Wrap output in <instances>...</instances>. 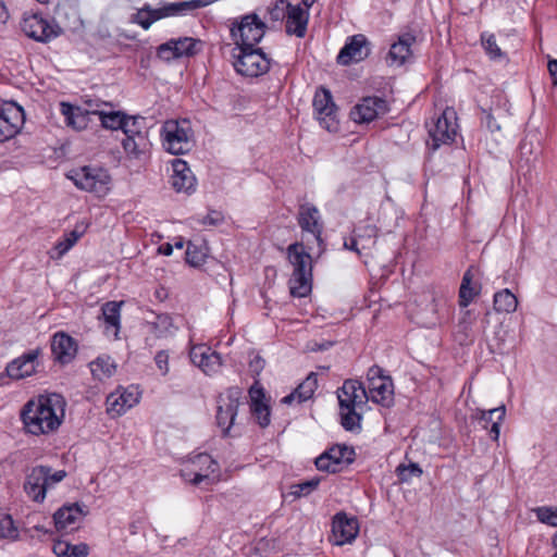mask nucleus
Instances as JSON below:
<instances>
[{
  "instance_id": "f257e3e1",
  "label": "nucleus",
  "mask_w": 557,
  "mask_h": 557,
  "mask_svg": "<svg viewBox=\"0 0 557 557\" xmlns=\"http://www.w3.org/2000/svg\"><path fill=\"white\" fill-rule=\"evenodd\" d=\"M65 405L64 397L57 393L28 400L21 412L24 428L34 435L53 432L61 424Z\"/></svg>"
},
{
  "instance_id": "f03ea898",
  "label": "nucleus",
  "mask_w": 557,
  "mask_h": 557,
  "mask_svg": "<svg viewBox=\"0 0 557 557\" xmlns=\"http://www.w3.org/2000/svg\"><path fill=\"white\" fill-rule=\"evenodd\" d=\"M124 123L122 147L129 159H140L151 147L146 119L141 115H126Z\"/></svg>"
},
{
  "instance_id": "7ed1b4c3",
  "label": "nucleus",
  "mask_w": 557,
  "mask_h": 557,
  "mask_svg": "<svg viewBox=\"0 0 557 557\" xmlns=\"http://www.w3.org/2000/svg\"><path fill=\"white\" fill-rule=\"evenodd\" d=\"M163 148L175 156L185 154L194 146V132L188 120H168L161 128Z\"/></svg>"
},
{
  "instance_id": "20e7f679",
  "label": "nucleus",
  "mask_w": 557,
  "mask_h": 557,
  "mask_svg": "<svg viewBox=\"0 0 557 557\" xmlns=\"http://www.w3.org/2000/svg\"><path fill=\"white\" fill-rule=\"evenodd\" d=\"M238 53H234V69L243 76L258 77L270 70V59L261 48L236 47Z\"/></svg>"
},
{
  "instance_id": "39448f33",
  "label": "nucleus",
  "mask_w": 557,
  "mask_h": 557,
  "mask_svg": "<svg viewBox=\"0 0 557 557\" xmlns=\"http://www.w3.org/2000/svg\"><path fill=\"white\" fill-rule=\"evenodd\" d=\"M210 3L211 2H171L156 10L151 9L149 5H145L136 13L132 14L131 21L140 25L144 29H148L152 23L160 18L183 15L187 11L203 8Z\"/></svg>"
},
{
  "instance_id": "423d86ee",
  "label": "nucleus",
  "mask_w": 557,
  "mask_h": 557,
  "mask_svg": "<svg viewBox=\"0 0 557 557\" xmlns=\"http://www.w3.org/2000/svg\"><path fill=\"white\" fill-rule=\"evenodd\" d=\"M72 182L79 189L103 197L110 190L111 176L103 168L85 165L72 175Z\"/></svg>"
},
{
  "instance_id": "0eeeda50",
  "label": "nucleus",
  "mask_w": 557,
  "mask_h": 557,
  "mask_svg": "<svg viewBox=\"0 0 557 557\" xmlns=\"http://www.w3.org/2000/svg\"><path fill=\"white\" fill-rule=\"evenodd\" d=\"M242 398L243 392L237 386L228 387L224 396L220 395L218 397L215 420L218 426L222 430L223 436L231 434V429L235 424Z\"/></svg>"
},
{
  "instance_id": "6e6552de",
  "label": "nucleus",
  "mask_w": 557,
  "mask_h": 557,
  "mask_svg": "<svg viewBox=\"0 0 557 557\" xmlns=\"http://www.w3.org/2000/svg\"><path fill=\"white\" fill-rule=\"evenodd\" d=\"M356 459V451L352 446L346 444H334L315 458L314 465L319 471L337 473L343 466L351 465Z\"/></svg>"
},
{
  "instance_id": "1a4fd4ad",
  "label": "nucleus",
  "mask_w": 557,
  "mask_h": 557,
  "mask_svg": "<svg viewBox=\"0 0 557 557\" xmlns=\"http://www.w3.org/2000/svg\"><path fill=\"white\" fill-rule=\"evenodd\" d=\"M265 28L259 16L250 13L231 28V34L236 39L237 47H255L263 38Z\"/></svg>"
},
{
  "instance_id": "9d476101",
  "label": "nucleus",
  "mask_w": 557,
  "mask_h": 557,
  "mask_svg": "<svg viewBox=\"0 0 557 557\" xmlns=\"http://www.w3.org/2000/svg\"><path fill=\"white\" fill-rule=\"evenodd\" d=\"M312 106L320 125L329 132H337V108L333 101L332 92L327 88L320 87L314 94Z\"/></svg>"
},
{
  "instance_id": "9b49d317",
  "label": "nucleus",
  "mask_w": 557,
  "mask_h": 557,
  "mask_svg": "<svg viewBox=\"0 0 557 557\" xmlns=\"http://www.w3.org/2000/svg\"><path fill=\"white\" fill-rule=\"evenodd\" d=\"M23 33L30 39L47 42L59 35L60 28L39 13H25L21 22Z\"/></svg>"
},
{
  "instance_id": "f8f14e48",
  "label": "nucleus",
  "mask_w": 557,
  "mask_h": 557,
  "mask_svg": "<svg viewBox=\"0 0 557 557\" xmlns=\"http://www.w3.org/2000/svg\"><path fill=\"white\" fill-rule=\"evenodd\" d=\"M286 4L285 32L289 36L304 38L307 34L309 10L314 2H280Z\"/></svg>"
},
{
  "instance_id": "ddd939ff",
  "label": "nucleus",
  "mask_w": 557,
  "mask_h": 557,
  "mask_svg": "<svg viewBox=\"0 0 557 557\" xmlns=\"http://www.w3.org/2000/svg\"><path fill=\"white\" fill-rule=\"evenodd\" d=\"M455 112L445 110L437 116L433 126L429 129L432 139L431 149L436 150L441 145L451 144L457 134Z\"/></svg>"
},
{
  "instance_id": "4468645a",
  "label": "nucleus",
  "mask_w": 557,
  "mask_h": 557,
  "mask_svg": "<svg viewBox=\"0 0 557 557\" xmlns=\"http://www.w3.org/2000/svg\"><path fill=\"white\" fill-rule=\"evenodd\" d=\"M389 111L388 103L381 97H364L350 111V119L359 124L370 123Z\"/></svg>"
},
{
  "instance_id": "2eb2a0df",
  "label": "nucleus",
  "mask_w": 557,
  "mask_h": 557,
  "mask_svg": "<svg viewBox=\"0 0 557 557\" xmlns=\"http://www.w3.org/2000/svg\"><path fill=\"white\" fill-rule=\"evenodd\" d=\"M370 52L368 38L363 34H357L347 38L344 47L337 54L336 61L341 65H349L367 59Z\"/></svg>"
},
{
  "instance_id": "dca6fc26",
  "label": "nucleus",
  "mask_w": 557,
  "mask_h": 557,
  "mask_svg": "<svg viewBox=\"0 0 557 557\" xmlns=\"http://www.w3.org/2000/svg\"><path fill=\"white\" fill-rule=\"evenodd\" d=\"M24 122L22 107L14 102H7L0 109V143L13 138L21 129Z\"/></svg>"
},
{
  "instance_id": "f3484780",
  "label": "nucleus",
  "mask_w": 557,
  "mask_h": 557,
  "mask_svg": "<svg viewBox=\"0 0 557 557\" xmlns=\"http://www.w3.org/2000/svg\"><path fill=\"white\" fill-rule=\"evenodd\" d=\"M359 532V523L355 517H348L345 512H337L332 520L333 543L337 546L351 543Z\"/></svg>"
},
{
  "instance_id": "a211bd4d",
  "label": "nucleus",
  "mask_w": 557,
  "mask_h": 557,
  "mask_svg": "<svg viewBox=\"0 0 557 557\" xmlns=\"http://www.w3.org/2000/svg\"><path fill=\"white\" fill-rule=\"evenodd\" d=\"M190 361L205 374H216L222 364V356L207 345H195L189 351Z\"/></svg>"
},
{
  "instance_id": "6ab92c4d",
  "label": "nucleus",
  "mask_w": 557,
  "mask_h": 557,
  "mask_svg": "<svg viewBox=\"0 0 557 557\" xmlns=\"http://www.w3.org/2000/svg\"><path fill=\"white\" fill-rule=\"evenodd\" d=\"M40 354V348L24 352L22 356L8 363L5 368L7 374L14 380H21L33 375L36 373V369L39 366L38 357Z\"/></svg>"
},
{
  "instance_id": "aec40b11",
  "label": "nucleus",
  "mask_w": 557,
  "mask_h": 557,
  "mask_svg": "<svg viewBox=\"0 0 557 557\" xmlns=\"http://www.w3.org/2000/svg\"><path fill=\"white\" fill-rule=\"evenodd\" d=\"M297 221L302 232L312 234L319 246L323 244V224L321 222L320 212L314 205L309 202L300 205Z\"/></svg>"
},
{
  "instance_id": "412c9836",
  "label": "nucleus",
  "mask_w": 557,
  "mask_h": 557,
  "mask_svg": "<svg viewBox=\"0 0 557 557\" xmlns=\"http://www.w3.org/2000/svg\"><path fill=\"white\" fill-rule=\"evenodd\" d=\"M337 398L341 410L364 405L369 399L367 388L357 380H346L337 392Z\"/></svg>"
},
{
  "instance_id": "4be33fe9",
  "label": "nucleus",
  "mask_w": 557,
  "mask_h": 557,
  "mask_svg": "<svg viewBox=\"0 0 557 557\" xmlns=\"http://www.w3.org/2000/svg\"><path fill=\"white\" fill-rule=\"evenodd\" d=\"M139 401V393L126 388L116 389L106 399L107 412L112 417H120Z\"/></svg>"
},
{
  "instance_id": "5701e85b",
  "label": "nucleus",
  "mask_w": 557,
  "mask_h": 557,
  "mask_svg": "<svg viewBox=\"0 0 557 557\" xmlns=\"http://www.w3.org/2000/svg\"><path fill=\"white\" fill-rule=\"evenodd\" d=\"M24 491L34 502L42 503L45 500L48 491L45 466L40 465L30 469L25 478Z\"/></svg>"
},
{
  "instance_id": "b1692460",
  "label": "nucleus",
  "mask_w": 557,
  "mask_h": 557,
  "mask_svg": "<svg viewBox=\"0 0 557 557\" xmlns=\"http://www.w3.org/2000/svg\"><path fill=\"white\" fill-rule=\"evenodd\" d=\"M173 175L171 177L172 187L177 193H191L195 190L196 178L190 171L188 163L183 159L172 161Z\"/></svg>"
},
{
  "instance_id": "393cba45",
  "label": "nucleus",
  "mask_w": 557,
  "mask_h": 557,
  "mask_svg": "<svg viewBox=\"0 0 557 557\" xmlns=\"http://www.w3.org/2000/svg\"><path fill=\"white\" fill-rule=\"evenodd\" d=\"M479 268L470 265L463 273L461 284L459 287V306L462 308L468 307L473 299L481 293V284L474 281L479 274Z\"/></svg>"
},
{
  "instance_id": "a878e982",
  "label": "nucleus",
  "mask_w": 557,
  "mask_h": 557,
  "mask_svg": "<svg viewBox=\"0 0 557 557\" xmlns=\"http://www.w3.org/2000/svg\"><path fill=\"white\" fill-rule=\"evenodd\" d=\"M368 397L383 407H391L394 403V385L392 379H375L372 383H369Z\"/></svg>"
},
{
  "instance_id": "bb28decb",
  "label": "nucleus",
  "mask_w": 557,
  "mask_h": 557,
  "mask_svg": "<svg viewBox=\"0 0 557 557\" xmlns=\"http://www.w3.org/2000/svg\"><path fill=\"white\" fill-rule=\"evenodd\" d=\"M85 108L79 104L72 103V129H87L94 123L92 116H97L99 102L88 99L85 101Z\"/></svg>"
},
{
  "instance_id": "cd10ccee",
  "label": "nucleus",
  "mask_w": 557,
  "mask_h": 557,
  "mask_svg": "<svg viewBox=\"0 0 557 557\" xmlns=\"http://www.w3.org/2000/svg\"><path fill=\"white\" fill-rule=\"evenodd\" d=\"M287 259L293 265L292 274L312 273L311 256L305 250L302 243H293L287 249Z\"/></svg>"
},
{
  "instance_id": "c85d7f7f",
  "label": "nucleus",
  "mask_w": 557,
  "mask_h": 557,
  "mask_svg": "<svg viewBox=\"0 0 557 557\" xmlns=\"http://www.w3.org/2000/svg\"><path fill=\"white\" fill-rule=\"evenodd\" d=\"M122 305V301H108L101 307V313L104 322V332L108 336L112 335L114 339L119 338L121 329Z\"/></svg>"
},
{
  "instance_id": "c756f323",
  "label": "nucleus",
  "mask_w": 557,
  "mask_h": 557,
  "mask_svg": "<svg viewBox=\"0 0 557 557\" xmlns=\"http://www.w3.org/2000/svg\"><path fill=\"white\" fill-rule=\"evenodd\" d=\"M414 41L416 37L410 34L399 36L398 41L389 48L386 62L389 65H403L411 54L410 47Z\"/></svg>"
},
{
  "instance_id": "7c9ffc66",
  "label": "nucleus",
  "mask_w": 557,
  "mask_h": 557,
  "mask_svg": "<svg viewBox=\"0 0 557 557\" xmlns=\"http://www.w3.org/2000/svg\"><path fill=\"white\" fill-rule=\"evenodd\" d=\"M506 414V407L504 405L490 409V410H479L478 419L484 429H490V435L493 441H498L500 433V423L503 422Z\"/></svg>"
},
{
  "instance_id": "2f4dec72",
  "label": "nucleus",
  "mask_w": 557,
  "mask_h": 557,
  "mask_svg": "<svg viewBox=\"0 0 557 557\" xmlns=\"http://www.w3.org/2000/svg\"><path fill=\"white\" fill-rule=\"evenodd\" d=\"M51 355L54 362L65 366L70 362V334L59 331L50 341Z\"/></svg>"
},
{
  "instance_id": "473e14b6",
  "label": "nucleus",
  "mask_w": 557,
  "mask_h": 557,
  "mask_svg": "<svg viewBox=\"0 0 557 557\" xmlns=\"http://www.w3.org/2000/svg\"><path fill=\"white\" fill-rule=\"evenodd\" d=\"M318 387L317 374L311 372L289 395L282 398V403L290 405L295 399L299 404L310 399Z\"/></svg>"
},
{
  "instance_id": "72a5a7b5",
  "label": "nucleus",
  "mask_w": 557,
  "mask_h": 557,
  "mask_svg": "<svg viewBox=\"0 0 557 557\" xmlns=\"http://www.w3.org/2000/svg\"><path fill=\"white\" fill-rule=\"evenodd\" d=\"M288 284L293 297H306L312 289V273L292 274Z\"/></svg>"
},
{
  "instance_id": "f704fd0d",
  "label": "nucleus",
  "mask_w": 557,
  "mask_h": 557,
  "mask_svg": "<svg viewBox=\"0 0 557 557\" xmlns=\"http://www.w3.org/2000/svg\"><path fill=\"white\" fill-rule=\"evenodd\" d=\"M91 374L95 379L102 381L110 377L116 369V366L111 357L101 356L89 364Z\"/></svg>"
},
{
  "instance_id": "c9c22d12",
  "label": "nucleus",
  "mask_w": 557,
  "mask_h": 557,
  "mask_svg": "<svg viewBox=\"0 0 557 557\" xmlns=\"http://www.w3.org/2000/svg\"><path fill=\"white\" fill-rule=\"evenodd\" d=\"M126 113L122 112V111H110V112H106V111H101L98 109V112H97V117L100 122V125L103 127V128H107V129H111V131H117V129H123V126H125V119H126Z\"/></svg>"
},
{
  "instance_id": "e433bc0d",
  "label": "nucleus",
  "mask_w": 557,
  "mask_h": 557,
  "mask_svg": "<svg viewBox=\"0 0 557 557\" xmlns=\"http://www.w3.org/2000/svg\"><path fill=\"white\" fill-rule=\"evenodd\" d=\"M517 306L518 299L508 288L494 295V309L497 312L510 313L516 311Z\"/></svg>"
},
{
  "instance_id": "4c0bfd02",
  "label": "nucleus",
  "mask_w": 557,
  "mask_h": 557,
  "mask_svg": "<svg viewBox=\"0 0 557 557\" xmlns=\"http://www.w3.org/2000/svg\"><path fill=\"white\" fill-rule=\"evenodd\" d=\"M177 47V58L194 57L196 55L202 46L201 40L191 37H181L172 42Z\"/></svg>"
},
{
  "instance_id": "58836bf2",
  "label": "nucleus",
  "mask_w": 557,
  "mask_h": 557,
  "mask_svg": "<svg viewBox=\"0 0 557 557\" xmlns=\"http://www.w3.org/2000/svg\"><path fill=\"white\" fill-rule=\"evenodd\" d=\"M361 414L356 411V407H344L341 411V424L349 432H359L361 430Z\"/></svg>"
},
{
  "instance_id": "ea45409f",
  "label": "nucleus",
  "mask_w": 557,
  "mask_h": 557,
  "mask_svg": "<svg viewBox=\"0 0 557 557\" xmlns=\"http://www.w3.org/2000/svg\"><path fill=\"white\" fill-rule=\"evenodd\" d=\"M150 330L157 337H165L172 334L174 327L173 319L168 313L157 314L156 320L149 323Z\"/></svg>"
},
{
  "instance_id": "a19ab883",
  "label": "nucleus",
  "mask_w": 557,
  "mask_h": 557,
  "mask_svg": "<svg viewBox=\"0 0 557 557\" xmlns=\"http://www.w3.org/2000/svg\"><path fill=\"white\" fill-rule=\"evenodd\" d=\"M377 227L372 224L360 226L355 231V236L361 244L362 249H370L376 244Z\"/></svg>"
},
{
  "instance_id": "79ce46f5",
  "label": "nucleus",
  "mask_w": 557,
  "mask_h": 557,
  "mask_svg": "<svg viewBox=\"0 0 557 557\" xmlns=\"http://www.w3.org/2000/svg\"><path fill=\"white\" fill-rule=\"evenodd\" d=\"M207 258V252L205 248L196 245L193 242L187 243V249L185 252L186 262L193 268H200L205 264Z\"/></svg>"
},
{
  "instance_id": "37998d69",
  "label": "nucleus",
  "mask_w": 557,
  "mask_h": 557,
  "mask_svg": "<svg viewBox=\"0 0 557 557\" xmlns=\"http://www.w3.org/2000/svg\"><path fill=\"white\" fill-rule=\"evenodd\" d=\"M250 411L260 428L264 429L270 424L271 411L269 405L264 401H252L250 404Z\"/></svg>"
},
{
  "instance_id": "c03bdc74",
  "label": "nucleus",
  "mask_w": 557,
  "mask_h": 557,
  "mask_svg": "<svg viewBox=\"0 0 557 557\" xmlns=\"http://www.w3.org/2000/svg\"><path fill=\"white\" fill-rule=\"evenodd\" d=\"M422 473V468L416 462L400 463L396 468V474L400 482H409L412 478H420Z\"/></svg>"
},
{
  "instance_id": "a18cd8bd",
  "label": "nucleus",
  "mask_w": 557,
  "mask_h": 557,
  "mask_svg": "<svg viewBox=\"0 0 557 557\" xmlns=\"http://www.w3.org/2000/svg\"><path fill=\"white\" fill-rule=\"evenodd\" d=\"M321 482V478L314 476L310 480L294 484L290 494L296 498L305 497L315 491Z\"/></svg>"
},
{
  "instance_id": "49530a36",
  "label": "nucleus",
  "mask_w": 557,
  "mask_h": 557,
  "mask_svg": "<svg viewBox=\"0 0 557 557\" xmlns=\"http://www.w3.org/2000/svg\"><path fill=\"white\" fill-rule=\"evenodd\" d=\"M18 537L17 528L10 515L0 516V539L16 540Z\"/></svg>"
},
{
  "instance_id": "de8ad7c7",
  "label": "nucleus",
  "mask_w": 557,
  "mask_h": 557,
  "mask_svg": "<svg viewBox=\"0 0 557 557\" xmlns=\"http://www.w3.org/2000/svg\"><path fill=\"white\" fill-rule=\"evenodd\" d=\"M537 520L542 523L557 527V507L542 506L534 509Z\"/></svg>"
},
{
  "instance_id": "09e8293b",
  "label": "nucleus",
  "mask_w": 557,
  "mask_h": 557,
  "mask_svg": "<svg viewBox=\"0 0 557 557\" xmlns=\"http://www.w3.org/2000/svg\"><path fill=\"white\" fill-rule=\"evenodd\" d=\"M54 528L58 532L63 531L70 523V503H65L53 515Z\"/></svg>"
},
{
  "instance_id": "8fccbe9b",
  "label": "nucleus",
  "mask_w": 557,
  "mask_h": 557,
  "mask_svg": "<svg viewBox=\"0 0 557 557\" xmlns=\"http://www.w3.org/2000/svg\"><path fill=\"white\" fill-rule=\"evenodd\" d=\"M482 45L486 51V53L492 58H500L503 55L502 50L496 44L495 36L493 34H485L483 33L481 35Z\"/></svg>"
},
{
  "instance_id": "3c124183",
  "label": "nucleus",
  "mask_w": 557,
  "mask_h": 557,
  "mask_svg": "<svg viewBox=\"0 0 557 557\" xmlns=\"http://www.w3.org/2000/svg\"><path fill=\"white\" fill-rule=\"evenodd\" d=\"M172 42H174V38L168 40L164 44H161L158 47V49H157L158 58H160L161 60L168 61V62L171 60H174V59H178L177 58V47L175 45H173Z\"/></svg>"
},
{
  "instance_id": "603ef678",
  "label": "nucleus",
  "mask_w": 557,
  "mask_h": 557,
  "mask_svg": "<svg viewBox=\"0 0 557 557\" xmlns=\"http://www.w3.org/2000/svg\"><path fill=\"white\" fill-rule=\"evenodd\" d=\"M45 470H47V488L54 487L55 484L60 483L67 475L65 470H58L52 472L51 467L45 466Z\"/></svg>"
},
{
  "instance_id": "864d4df0",
  "label": "nucleus",
  "mask_w": 557,
  "mask_h": 557,
  "mask_svg": "<svg viewBox=\"0 0 557 557\" xmlns=\"http://www.w3.org/2000/svg\"><path fill=\"white\" fill-rule=\"evenodd\" d=\"M52 552L57 557H70V541L66 539H54Z\"/></svg>"
},
{
  "instance_id": "5fc2aeb1",
  "label": "nucleus",
  "mask_w": 557,
  "mask_h": 557,
  "mask_svg": "<svg viewBox=\"0 0 557 557\" xmlns=\"http://www.w3.org/2000/svg\"><path fill=\"white\" fill-rule=\"evenodd\" d=\"M224 222V214L219 210H209V212L200 220L203 225L218 226Z\"/></svg>"
},
{
  "instance_id": "6e6d98bb",
  "label": "nucleus",
  "mask_w": 557,
  "mask_h": 557,
  "mask_svg": "<svg viewBox=\"0 0 557 557\" xmlns=\"http://www.w3.org/2000/svg\"><path fill=\"white\" fill-rule=\"evenodd\" d=\"M154 362L162 375L169 373V352L166 350H159L154 356Z\"/></svg>"
},
{
  "instance_id": "4d7b16f0",
  "label": "nucleus",
  "mask_w": 557,
  "mask_h": 557,
  "mask_svg": "<svg viewBox=\"0 0 557 557\" xmlns=\"http://www.w3.org/2000/svg\"><path fill=\"white\" fill-rule=\"evenodd\" d=\"M264 366H265V361L264 359L260 356V355H255L250 360H249V372L251 373V375L253 377H257L260 375V373L262 372V370L264 369Z\"/></svg>"
},
{
  "instance_id": "13d9d810",
  "label": "nucleus",
  "mask_w": 557,
  "mask_h": 557,
  "mask_svg": "<svg viewBox=\"0 0 557 557\" xmlns=\"http://www.w3.org/2000/svg\"><path fill=\"white\" fill-rule=\"evenodd\" d=\"M481 122L491 131L496 132L500 129V125L496 122L491 111L481 108Z\"/></svg>"
},
{
  "instance_id": "bf43d9fd",
  "label": "nucleus",
  "mask_w": 557,
  "mask_h": 557,
  "mask_svg": "<svg viewBox=\"0 0 557 557\" xmlns=\"http://www.w3.org/2000/svg\"><path fill=\"white\" fill-rule=\"evenodd\" d=\"M70 249V235H63V240L51 251V258H61Z\"/></svg>"
},
{
  "instance_id": "052dcab7",
  "label": "nucleus",
  "mask_w": 557,
  "mask_h": 557,
  "mask_svg": "<svg viewBox=\"0 0 557 557\" xmlns=\"http://www.w3.org/2000/svg\"><path fill=\"white\" fill-rule=\"evenodd\" d=\"M88 227L89 223L87 221H81L75 224V227L72 230V247L86 233Z\"/></svg>"
},
{
  "instance_id": "680f3d73",
  "label": "nucleus",
  "mask_w": 557,
  "mask_h": 557,
  "mask_svg": "<svg viewBox=\"0 0 557 557\" xmlns=\"http://www.w3.org/2000/svg\"><path fill=\"white\" fill-rule=\"evenodd\" d=\"M249 396L252 401H263L264 398V389L259 384V381L256 380L255 383L249 388Z\"/></svg>"
},
{
  "instance_id": "e2e57ef3",
  "label": "nucleus",
  "mask_w": 557,
  "mask_h": 557,
  "mask_svg": "<svg viewBox=\"0 0 557 557\" xmlns=\"http://www.w3.org/2000/svg\"><path fill=\"white\" fill-rule=\"evenodd\" d=\"M197 461L198 463H201V465H207L208 466V469H211L210 471L213 473L214 471L218 470V463L215 460H213L211 458L210 455L208 454H200L197 456Z\"/></svg>"
},
{
  "instance_id": "0e129e2a",
  "label": "nucleus",
  "mask_w": 557,
  "mask_h": 557,
  "mask_svg": "<svg viewBox=\"0 0 557 557\" xmlns=\"http://www.w3.org/2000/svg\"><path fill=\"white\" fill-rule=\"evenodd\" d=\"M89 555V546L86 543L72 545V557H87Z\"/></svg>"
},
{
  "instance_id": "69168bd1",
  "label": "nucleus",
  "mask_w": 557,
  "mask_h": 557,
  "mask_svg": "<svg viewBox=\"0 0 557 557\" xmlns=\"http://www.w3.org/2000/svg\"><path fill=\"white\" fill-rule=\"evenodd\" d=\"M368 382L372 383L375 379L389 377L388 375L383 374V369L379 366H372L368 371Z\"/></svg>"
},
{
  "instance_id": "338daca9",
  "label": "nucleus",
  "mask_w": 557,
  "mask_h": 557,
  "mask_svg": "<svg viewBox=\"0 0 557 557\" xmlns=\"http://www.w3.org/2000/svg\"><path fill=\"white\" fill-rule=\"evenodd\" d=\"M286 14V5L285 7H278V2H275V5L273 9L270 10L271 18L274 21H278L281 18L285 20Z\"/></svg>"
},
{
  "instance_id": "774afa93",
  "label": "nucleus",
  "mask_w": 557,
  "mask_h": 557,
  "mask_svg": "<svg viewBox=\"0 0 557 557\" xmlns=\"http://www.w3.org/2000/svg\"><path fill=\"white\" fill-rule=\"evenodd\" d=\"M549 76L554 86H557V60H549L547 64Z\"/></svg>"
}]
</instances>
